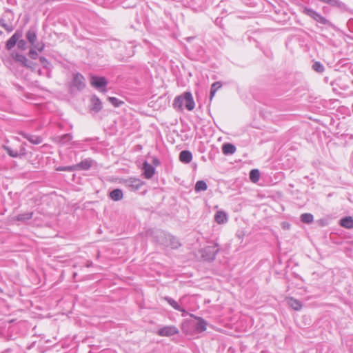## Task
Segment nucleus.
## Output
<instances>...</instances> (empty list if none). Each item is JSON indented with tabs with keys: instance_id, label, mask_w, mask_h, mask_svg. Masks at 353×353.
I'll return each instance as SVG.
<instances>
[{
	"instance_id": "1",
	"label": "nucleus",
	"mask_w": 353,
	"mask_h": 353,
	"mask_svg": "<svg viewBox=\"0 0 353 353\" xmlns=\"http://www.w3.org/2000/svg\"><path fill=\"white\" fill-rule=\"evenodd\" d=\"M183 105L189 111L194 108V101L191 92H185L183 94L176 97L172 104L174 108L177 110H182Z\"/></svg>"
},
{
	"instance_id": "2",
	"label": "nucleus",
	"mask_w": 353,
	"mask_h": 353,
	"mask_svg": "<svg viewBox=\"0 0 353 353\" xmlns=\"http://www.w3.org/2000/svg\"><path fill=\"white\" fill-rule=\"evenodd\" d=\"M157 237L158 242L165 246L170 247L173 249H176L181 245L178 239L169 234H165L163 232H159Z\"/></svg>"
},
{
	"instance_id": "3",
	"label": "nucleus",
	"mask_w": 353,
	"mask_h": 353,
	"mask_svg": "<svg viewBox=\"0 0 353 353\" xmlns=\"http://www.w3.org/2000/svg\"><path fill=\"white\" fill-rule=\"evenodd\" d=\"M219 245L216 243L208 245L201 250V256L206 261H213L219 251Z\"/></svg>"
},
{
	"instance_id": "4",
	"label": "nucleus",
	"mask_w": 353,
	"mask_h": 353,
	"mask_svg": "<svg viewBox=\"0 0 353 353\" xmlns=\"http://www.w3.org/2000/svg\"><path fill=\"white\" fill-rule=\"evenodd\" d=\"M303 12L321 24L329 26L331 24L327 19L312 8L305 7L303 8Z\"/></svg>"
},
{
	"instance_id": "5",
	"label": "nucleus",
	"mask_w": 353,
	"mask_h": 353,
	"mask_svg": "<svg viewBox=\"0 0 353 353\" xmlns=\"http://www.w3.org/2000/svg\"><path fill=\"white\" fill-rule=\"evenodd\" d=\"M179 333V330L174 325L165 326L157 332L161 336H171Z\"/></svg>"
},
{
	"instance_id": "6",
	"label": "nucleus",
	"mask_w": 353,
	"mask_h": 353,
	"mask_svg": "<svg viewBox=\"0 0 353 353\" xmlns=\"http://www.w3.org/2000/svg\"><path fill=\"white\" fill-rule=\"evenodd\" d=\"M107 83L108 82L104 77H91L90 84L97 89L104 88Z\"/></svg>"
},
{
	"instance_id": "7",
	"label": "nucleus",
	"mask_w": 353,
	"mask_h": 353,
	"mask_svg": "<svg viewBox=\"0 0 353 353\" xmlns=\"http://www.w3.org/2000/svg\"><path fill=\"white\" fill-rule=\"evenodd\" d=\"M22 31L17 30L14 34L7 41L6 48L11 50L17 43V41L22 37Z\"/></svg>"
},
{
	"instance_id": "8",
	"label": "nucleus",
	"mask_w": 353,
	"mask_h": 353,
	"mask_svg": "<svg viewBox=\"0 0 353 353\" xmlns=\"http://www.w3.org/2000/svg\"><path fill=\"white\" fill-rule=\"evenodd\" d=\"M73 86L76 87L78 90H81L83 89L85 86V79L79 73H77L74 75L73 81H72Z\"/></svg>"
},
{
	"instance_id": "9",
	"label": "nucleus",
	"mask_w": 353,
	"mask_h": 353,
	"mask_svg": "<svg viewBox=\"0 0 353 353\" xmlns=\"http://www.w3.org/2000/svg\"><path fill=\"white\" fill-rule=\"evenodd\" d=\"M190 316L197 320V323L195 325V329L197 332H202L206 330L207 322L203 319L196 316L192 314H190Z\"/></svg>"
},
{
	"instance_id": "10",
	"label": "nucleus",
	"mask_w": 353,
	"mask_h": 353,
	"mask_svg": "<svg viewBox=\"0 0 353 353\" xmlns=\"http://www.w3.org/2000/svg\"><path fill=\"white\" fill-rule=\"evenodd\" d=\"M94 161L91 159H85L79 163L75 164L77 170H88L93 165Z\"/></svg>"
},
{
	"instance_id": "11",
	"label": "nucleus",
	"mask_w": 353,
	"mask_h": 353,
	"mask_svg": "<svg viewBox=\"0 0 353 353\" xmlns=\"http://www.w3.org/2000/svg\"><path fill=\"white\" fill-rule=\"evenodd\" d=\"M143 170L144 176L146 179L152 178L154 174V168L146 161L143 163Z\"/></svg>"
},
{
	"instance_id": "12",
	"label": "nucleus",
	"mask_w": 353,
	"mask_h": 353,
	"mask_svg": "<svg viewBox=\"0 0 353 353\" xmlns=\"http://www.w3.org/2000/svg\"><path fill=\"white\" fill-rule=\"evenodd\" d=\"M25 139L33 144H39L42 142V138L39 136L29 134L25 132L20 133Z\"/></svg>"
},
{
	"instance_id": "13",
	"label": "nucleus",
	"mask_w": 353,
	"mask_h": 353,
	"mask_svg": "<svg viewBox=\"0 0 353 353\" xmlns=\"http://www.w3.org/2000/svg\"><path fill=\"white\" fill-rule=\"evenodd\" d=\"M286 301L290 307L293 308L294 310H300L302 307V303L297 299L293 297H289L286 299Z\"/></svg>"
},
{
	"instance_id": "14",
	"label": "nucleus",
	"mask_w": 353,
	"mask_h": 353,
	"mask_svg": "<svg viewBox=\"0 0 353 353\" xmlns=\"http://www.w3.org/2000/svg\"><path fill=\"white\" fill-rule=\"evenodd\" d=\"M214 220L218 224H223L228 221V216L225 212L219 210L214 215Z\"/></svg>"
},
{
	"instance_id": "15",
	"label": "nucleus",
	"mask_w": 353,
	"mask_h": 353,
	"mask_svg": "<svg viewBox=\"0 0 353 353\" xmlns=\"http://www.w3.org/2000/svg\"><path fill=\"white\" fill-rule=\"evenodd\" d=\"M179 159L183 163H188L192 159V154L188 150H183L179 154Z\"/></svg>"
},
{
	"instance_id": "16",
	"label": "nucleus",
	"mask_w": 353,
	"mask_h": 353,
	"mask_svg": "<svg viewBox=\"0 0 353 353\" xmlns=\"http://www.w3.org/2000/svg\"><path fill=\"white\" fill-rule=\"evenodd\" d=\"M109 196L112 200L118 201L123 199V194L121 189L117 188L110 192Z\"/></svg>"
},
{
	"instance_id": "17",
	"label": "nucleus",
	"mask_w": 353,
	"mask_h": 353,
	"mask_svg": "<svg viewBox=\"0 0 353 353\" xmlns=\"http://www.w3.org/2000/svg\"><path fill=\"white\" fill-rule=\"evenodd\" d=\"M340 225L345 228H353V219L351 216H345L341 219Z\"/></svg>"
},
{
	"instance_id": "18",
	"label": "nucleus",
	"mask_w": 353,
	"mask_h": 353,
	"mask_svg": "<svg viewBox=\"0 0 353 353\" xmlns=\"http://www.w3.org/2000/svg\"><path fill=\"white\" fill-rule=\"evenodd\" d=\"M32 216H33V212H25V213H22V214H18L17 216L14 217L13 219L16 220L17 221L25 222V221L32 219Z\"/></svg>"
},
{
	"instance_id": "19",
	"label": "nucleus",
	"mask_w": 353,
	"mask_h": 353,
	"mask_svg": "<svg viewBox=\"0 0 353 353\" xmlns=\"http://www.w3.org/2000/svg\"><path fill=\"white\" fill-rule=\"evenodd\" d=\"M92 102V108L91 109L94 112H97L100 111L102 108V103L99 98L96 97H92L91 99Z\"/></svg>"
},
{
	"instance_id": "20",
	"label": "nucleus",
	"mask_w": 353,
	"mask_h": 353,
	"mask_svg": "<svg viewBox=\"0 0 353 353\" xmlns=\"http://www.w3.org/2000/svg\"><path fill=\"white\" fill-rule=\"evenodd\" d=\"M26 37L29 41V43L33 46L35 44V41L37 38L36 31L34 30L30 29L26 32Z\"/></svg>"
},
{
	"instance_id": "21",
	"label": "nucleus",
	"mask_w": 353,
	"mask_h": 353,
	"mask_svg": "<svg viewBox=\"0 0 353 353\" xmlns=\"http://www.w3.org/2000/svg\"><path fill=\"white\" fill-rule=\"evenodd\" d=\"M222 151L224 154H232L235 152L236 148L232 143H225L223 145Z\"/></svg>"
},
{
	"instance_id": "22",
	"label": "nucleus",
	"mask_w": 353,
	"mask_h": 353,
	"mask_svg": "<svg viewBox=\"0 0 353 353\" xmlns=\"http://www.w3.org/2000/svg\"><path fill=\"white\" fill-rule=\"evenodd\" d=\"M15 59L17 61L20 62L22 64V65H23L25 67H27V68L31 67L28 59L22 54H17L15 56Z\"/></svg>"
},
{
	"instance_id": "23",
	"label": "nucleus",
	"mask_w": 353,
	"mask_h": 353,
	"mask_svg": "<svg viewBox=\"0 0 353 353\" xmlns=\"http://www.w3.org/2000/svg\"><path fill=\"white\" fill-rule=\"evenodd\" d=\"M222 86L219 81H216L212 83L210 88V100L212 101L216 92Z\"/></svg>"
},
{
	"instance_id": "24",
	"label": "nucleus",
	"mask_w": 353,
	"mask_h": 353,
	"mask_svg": "<svg viewBox=\"0 0 353 353\" xmlns=\"http://www.w3.org/2000/svg\"><path fill=\"white\" fill-rule=\"evenodd\" d=\"M314 220L313 215L310 213H304L301 216V221L305 223H311Z\"/></svg>"
},
{
	"instance_id": "25",
	"label": "nucleus",
	"mask_w": 353,
	"mask_h": 353,
	"mask_svg": "<svg viewBox=\"0 0 353 353\" xmlns=\"http://www.w3.org/2000/svg\"><path fill=\"white\" fill-rule=\"evenodd\" d=\"M259 177H260V173L258 170L254 169L250 171V178L252 182H254V183L257 182L259 180Z\"/></svg>"
},
{
	"instance_id": "26",
	"label": "nucleus",
	"mask_w": 353,
	"mask_h": 353,
	"mask_svg": "<svg viewBox=\"0 0 353 353\" xmlns=\"http://www.w3.org/2000/svg\"><path fill=\"white\" fill-rule=\"evenodd\" d=\"M207 188V183L204 181H198L195 184V190L196 192L205 191Z\"/></svg>"
},
{
	"instance_id": "27",
	"label": "nucleus",
	"mask_w": 353,
	"mask_h": 353,
	"mask_svg": "<svg viewBox=\"0 0 353 353\" xmlns=\"http://www.w3.org/2000/svg\"><path fill=\"white\" fill-rule=\"evenodd\" d=\"M165 300L175 310H182V307L176 302L173 299L170 297H165Z\"/></svg>"
},
{
	"instance_id": "28",
	"label": "nucleus",
	"mask_w": 353,
	"mask_h": 353,
	"mask_svg": "<svg viewBox=\"0 0 353 353\" xmlns=\"http://www.w3.org/2000/svg\"><path fill=\"white\" fill-rule=\"evenodd\" d=\"M312 69L319 73H322L325 68L319 61H315L312 65Z\"/></svg>"
},
{
	"instance_id": "29",
	"label": "nucleus",
	"mask_w": 353,
	"mask_h": 353,
	"mask_svg": "<svg viewBox=\"0 0 353 353\" xmlns=\"http://www.w3.org/2000/svg\"><path fill=\"white\" fill-rule=\"evenodd\" d=\"M129 182V185L134 187L136 190H138L141 186V183L140 180L137 179H130Z\"/></svg>"
},
{
	"instance_id": "30",
	"label": "nucleus",
	"mask_w": 353,
	"mask_h": 353,
	"mask_svg": "<svg viewBox=\"0 0 353 353\" xmlns=\"http://www.w3.org/2000/svg\"><path fill=\"white\" fill-rule=\"evenodd\" d=\"M57 171H66V172H72L77 170L76 165H70V166H59L57 168Z\"/></svg>"
},
{
	"instance_id": "31",
	"label": "nucleus",
	"mask_w": 353,
	"mask_h": 353,
	"mask_svg": "<svg viewBox=\"0 0 353 353\" xmlns=\"http://www.w3.org/2000/svg\"><path fill=\"white\" fill-rule=\"evenodd\" d=\"M3 149L7 152V153L12 157H19L18 151L14 150L11 148L3 145Z\"/></svg>"
},
{
	"instance_id": "32",
	"label": "nucleus",
	"mask_w": 353,
	"mask_h": 353,
	"mask_svg": "<svg viewBox=\"0 0 353 353\" xmlns=\"http://www.w3.org/2000/svg\"><path fill=\"white\" fill-rule=\"evenodd\" d=\"M72 136L70 134H65L61 137L60 142L61 143L64 144V143H66L67 142L70 141V140H72Z\"/></svg>"
},
{
	"instance_id": "33",
	"label": "nucleus",
	"mask_w": 353,
	"mask_h": 353,
	"mask_svg": "<svg viewBox=\"0 0 353 353\" xmlns=\"http://www.w3.org/2000/svg\"><path fill=\"white\" fill-rule=\"evenodd\" d=\"M17 47L21 50H26L27 48V43L23 39H19L17 41Z\"/></svg>"
},
{
	"instance_id": "34",
	"label": "nucleus",
	"mask_w": 353,
	"mask_h": 353,
	"mask_svg": "<svg viewBox=\"0 0 353 353\" xmlns=\"http://www.w3.org/2000/svg\"><path fill=\"white\" fill-rule=\"evenodd\" d=\"M109 101L115 107H119L122 102L116 97H109Z\"/></svg>"
},
{
	"instance_id": "35",
	"label": "nucleus",
	"mask_w": 353,
	"mask_h": 353,
	"mask_svg": "<svg viewBox=\"0 0 353 353\" xmlns=\"http://www.w3.org/2000/svg\"><path fill=\"white\" fill-rule=\"evenodd\" d=\"M29 56L31 59H36L38 57V53L33 49L29 52Z\"/></svg>"
},
{
	"instance_id": "36",
	"label": "nucleus",
	"mask_w": 353,
	"mask_h": 353,
	"mask_svg": "<svg viewBox=\"0 0 353 353\" xmlns=\"http://www.w3.org/2000/svg\"><path fill=\"white\" fill-rule=\"evenodd\" d=\"M19 157L24 156L26 154V150L24 147H21L19 151H18Z\"/></svg>"
},
{
	"instance_id": "37",
	"label": "nucleus",
	"mask_w": 353,
	"mask_h": 353,
	"mask_svg": "<svg viewBox=\"0 0 353 353\" xmlns=\"http://www.w3.org/2000/svg\"><path fill=\"white\" fill-rule=\"evenodd\" d=\"M33 47L34 48H36L37 50H38L39 52H41L44 48V45L43 44H37V45L34 44L33 46Z\"/></svg>"
},
{
	"instance_id": "38",
	"label": "nucleus",
	"mask_w": 353,
	"mask_h": 353,
	"mask_svg": "<svg viewBox=\"0 0 353 353\" xmlns=\"http://www.w3.org/2000/svg\"><path fill=\"white\" fill-rule=\"evenodd\" d=\"M39 60H40V62H41V63H48L47 59H46L45 57H41L39 58Z\"/></svg>"
},
{
	"instance_id": "39",
	"label": "nucleus",
	"mask_w": 353,
	"mask_h": 353,
	"mask_svg": "<svg viewBox=\"0 0 353 353\" xmlns=\"http://www.w3.org/2000/svg\"><path fill=\"white\" fill-rule=\"evenodd\" d=\"M180 311L183 312V314H182L183 316H185V315L188 314V312L183 308H182V310H180Z\"/></svg>"
},
{
	"instance_id": "40",
	"label": "nucleus",
	"mask_w": 353,
	"mask_h": 353,
	"mask_svg": "<svg viewBox=\"0 0 353 353\" xmlns=\"http://www.w3.org/2000/svg\"><path fill=\"white\" fill-rule=\"evenodd\" d=\"M92 265V261H88V263H87V265H86V266H87L88 268H89V267H90Z\"/></svg>"
},
{
	"instance_id": "41",
	"label": "nucleus",
	"mask_w": 353,
	"mask_h": 353,
	"mask_svg": "<svg viewBox=\"0 0 353 353\" xmlns=\"http://www.w3.org/2000/svg\"><path fill=\"white\" fill-rule=\"evenodd\" d=\"M2 33V32L0 30V34Z\"/></svg>"
}]
</instances>
